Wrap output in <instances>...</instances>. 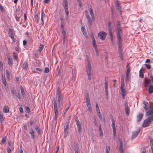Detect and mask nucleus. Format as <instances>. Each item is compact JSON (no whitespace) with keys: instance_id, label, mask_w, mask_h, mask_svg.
Returning a JSON list of instances; mask_svg holds the SVG:
<instances>
[{"instance_id":"obj_1","label":"nucleus","mask_w":153,"mask_h":153,"mask_svg":"<svg viewBox=\"0 0 153 153\" xmlns=\"http://www.w3.org/2000/svg\"><path fill=\"white\" fill-rule=\"evenodd\" d=\"M89 13L91 16L92 19L90 17V16L88 14V13L87 11H85V17L87 19L88 23L90 25H91L92 23V21H94L95 19L94 15V14L93 12L94 10L93 9L91 8H90L89 9Z\"/></svg>"},{"instance_id":"obj_2","label":"nucleus","mask_w":153,"mask_h":153,"mask_svg":"<svg viewBox=\"0 0 153 153\" xmlns=\"http://www.w3.org/2000/svg\"><path fill=\"white\" fill-rule=\"evenodd\" d=\"M85 68L88 76V79L90 80L91 79V75L92 74V71L90 62L88 60L87 64L86 65Z\"/></svg>"},{"instance_id":"obj_3","label":"nucleus","mask_w":153,"mask_h":153,"mask_svg":"<svg viewBox=\"0 0 153 153\" xmlns=\"http://www.w3.org/2000/svg\"><path fill=\"white\" fill-rule=\"evenodd\" d=\"M152 121H153V116L148 117L144 120L142 125V127H146L149 126Z\"/></svg>"},{"instance_id":"obj_4","label":"nucleus","mask_w":153,"mask_h":153,"mask_svg":"<svg viewBox=\"0 0 153 153\" xmlns=\"http://www.w3.org/2000/svg\"><path fill=\"white\" fill-rule=\"evenodd\" d=\"M56 95L59 102V106L62 104L63 96L61 93L60 89L59 87L57 91Z\"/></svg>"},{"instance_id":"obj_5","label":"nucleus","mask_w":153,"mask_h":153,"mask_svg":"<svg viewBox=\"0 0 153 153\" xmlns=\"http://www.w3.org/2000/svg\"><path fill=\"white\" fill-rule=\"evenodd\" d=\"M75 121L77 127L78 132L79 133H80L81 132V127L80 125V123L77 117L75 118Z\"/></svg>"},{"instance_id":"obj_6","label":"nucleus","mask_w":153,"mask_h":153,"mask_svg":"<svg viewBox=\"0 0 153 153\" xmlns=\"http://www.w3.org/2000/svg\"><path fill=\"white\" fill-rule=\"evenodd\" d=\"M106 33L104 31H101L99 33L98 36L100 39L102 40H104L106 37Z\"/></svg>"},{"instance_id":"obj_7","label":"nucleus","mask_w":153,"mask_h":153,"mask_svg":"<svg viewBox=\"0 0 153 153\" xmlns=\"http://www.w3.org/2000/svg\"><path fill=\"white\" fill-rule=\"evenodd\" d=\"M8 34H10V37L12 40L13 42H15L16 39L14 36V34L13 33L12 30L10 29L9 28L8 30Z\"/></svg>"},{"instance_id":"obj_8","label":"nucleus","mask_w":153,"mask_h":153,"mask_svg":"<svg viewBox=\"0 0 153 153\" xmlns=\"http://www.w3.org/2000/svg\"><path fill=\"white\" fill-rule=\"evenodd\" d=\"M69 127V125L67 124L66 126H65L64 127V137L65 138L68 134V128Z\"/></svg>"},{"instance_id":"obj_9","label":"nucleus","mask_w":153,"mask_h":153,"mask_svg":"<svg viewBox=\"0 0 153 153\" xmlns=\"http://www.w3.org/2000/svg\"><path fill=\"white\" fill-rule=\"evenodd\" d=\"M140 129H139L137 131H135L132 132L131 137L132 139H133L136 137L140 132Z\"/></svg>"},{"instance_id":"obj_10","label":"nucleus","mask_w":153,"mask_h":153,"mask_svg":"<svg viewBox=\"0 0 153 153\" xmlns=\"http://www.w3.org/2000/svg\"><path fill=\"white\" fill-rule=\"evenodd\" d=\"M63 7L65 9V12L66 14L65 17L67 19L68 17V15L69 14V12L68 11V5H63Z\"/></svg>"},{"instance_id":"obj_11","label":"nucleus","mask_w":153,"mask_h":153,"mask_svg":"<svg viewBox=\"0 0 153 153\" xmlns=\"http://www.w3.org/2000/svg\"><path fill=\"white\" fill-rule=\"evenodd\" d=\"M147 116H153V108L152 109H149L146 112Z\"/></svg>"},{"instance_id":"obj_12","label":"nucleus","mask_w":153,"mask_h":153,"mask_svg":"<svg viewBox=\"0 0 153 153\" xmlns=\"http://www.w3.org/2000/svg\"><path fill=\"white\" fill-rule=\"evenodd\" d=\"M53 107L55 111H58L57 104L55 99H53Z\"/></svg>"},{"instance_id":"obj_13","label":"nucleus","mask_w":153,"mask_h":153,"mask_svg":"<svg viewBox=\"0 0 153 153\" xmlns=\"http://www.w3.org/2000/svg\"><path fill=\"white\" fill-rule=\"evenodd\" d=\"M22 67L25 70H27L28 68V65L27 62L25 61L22 64Z\"/></svg>"},{"instance_id":"obj_14","label":"nucleus","mask_w":153,"mask_h":153,"mask_svg":"<svg viewBox=\"0 0 153 153\" xmlns=\"http://www.w3.org/2000/svg\"><path fill=\"white\" fill-rule=\"evenodd\" d=\"M123 49L122 47H119V56L121 59L123 60V58L122 55Z\"/></svg>"},{"instance_id":"obj_15","label":"nucleus","mask_w":153,"mask_h":153,"mask_svg":"<svg viewBox=\"0 0 153 153\" xmlns=\"http://www.w3.org/2000/svg\"><path fill=\"white\" fill-rule=\"evenodd\" d=\"M122 30H117V39H120L121 38V36H122Z\"/></svg>"},{"instance_id":"obj_16","label":"nucleus","mask_w":153,"mask_h":153,"mask_svg":"<svg viewBox=\"0 0 153 153\" xmlns=\"http://www.w3.org/2000/svg\"><path fill=\"white\" fill-rule=\"evenodd\" d=\"M111 24V23L110 22H108V30L109 34H112V28Z\"/></svg>"},{"instance_id":"obj_17","label":"nucleus","mask_w":153,"mask_h":153,"mask_svg":"<svg viewBox=\"0 0 153 153\" xmlns=\"http://www.w3.org/2000/svg\"><path fill=\"white\" fill-rule=\"evenodd\" d=\"M125 107L126 113L128 115L129 113L128 112V106L127 102H126L125 103Z\"/></svg>"},{"instance_id":"obj_18","label":"nucleus","mask_w":153,"mask_h":153,"mask_svg":"<svg viewBox=\"0 0 153 153\" xmlns=\"http://www.w3.org/2000/svg\"><path fill=\"white\" fill-rule=\"evenodd\" d=\"M143 114L141 113H139L137 116V121L139 122L143 118Z\"/></svg>"},{"instance_id":"obj_19","label":"nucleus","mask_w":153,"mask_h":153,"mask_svg":"<svg viewBox=\"0 0 153 153\" xmlns=\"http://www.w3.org/2000/svg\"><path fill=\"white\" fill-rule=\"evenodd\" d=\"M2 81L4 84V87H6L7 84V83L6 82L5 77L3 75L2 76Z\"/></svg>"},{"instance_id":"obj_20","label":"nucleus","mask_w":153,"mask_h":153,"mask_svg":"<svg viewBox=\"0 0 153 153\" xmlns=\"http://www.w3.org/2000/svg\"><path fill=\"white\" fill-rule=\"evenodd\" d=\"M81 30L83 34L84 35L85 37L87 38L88 36L86 34V31L85 30V27H82L81 28Z\"/></svg>"},{"instance_id":"obj_21","label":"nucleus","mask_w":153,"mask_h":153,"mask_svg":"<svg viewBox=\"0 0 153 153\" xmlns=\"http://www.w3.org/2000/svg\"><path fill=\"white\" fill-rule=\"evenodd\" d=\"M74 151L75 153H80V150L78 144H76L75 146Z\"/></svg>"},{"instance_id":"obj_22","label":"nucleus","mask_w":153,"mask_h":153,"mask_svg":"<svg viewBox=\"0 0 153 153\" xmlns=\"http://www.w3.org/2000/svg\"><path fill=\"white\" fill-rule=\"evenodd\" d=\"M123 145L124 144H120L119 147V150L118 153H124V150L123 149Z\"/></svg>"},{"instance_id":"obj_23","label":"nucleus","mask_w":153,"mask_h":153,"mask_svg":"<svg viewBox=\"0 0 153 153\" xmlns=\"http://www.w3.org/2000/svg\"><path fill=\"white\" fill-rule=\"evenodd\" d=\"M3 111L5 113H7L9 111V108L7 106H4L3 108Z\"/></svg>"},{"instance_id":"obj_24","label":"nucleus","mask_w":153,"mask_h":153,"mask_svg":"<svg viewBox=\"0 0 153 153\" xmlns=\"http://www.w3.org/2000/svg\"><path fill=\"white\" fill-rule=\"evenodd\" d=\"M149 93L150 94L153 92V86L152 85H150L148 89Z\"/></svg>"},{"instance_id":"obj_25","label":"nucleus","mask_w":153,"mask_h":153,"mask_svg":"<svg viewBox=\"0 0 153 153\" xmlns=\"http://www.w3.org/2000/svg\"><path fill=\"white\" fill-rule=\"evenodd\" d=\"M143 104L145 105V106L144 107V108L146 110H148L149 108L148 106V102L144 101L143 102Z\"/></svg>"},{"instance_id":"obj_26","label":"nucleus","mask_w":153,"mask_h":153,"mask_svg":"<svg viewBox=\"0 0 153 153\" xmlns=\"http://www.w3.org/2000/svg\"><path fill=\"white\" fill-rule=\"evenodd\" d=\"M35 129L38 134H40V129L39 128L38 126L36 125V126Z\"/></svg>"},{"instance_id":"obj_27","label":"nucleus","mask_w":153,"mask_h":153,"mask_svg":"<svg viewBox=\"0 0 153 153\" xmlns=\"http://www.w3.org/2000/svg\"><path fill=\"white\" fill-rule=\"evenodd\" d=\"M85 97L86 98V103H90V98L89 97L88 95L87 94L85 95Z\"/></svg>"},{"instance_id":"obj_28","label":"nucleus","mask_w":153,"mask_h":153,"mask_svg":"<svg viewBox=\"0 0 153 153\" xmlns=\"http://www.w3.org/2000/svg\"><path fill=\"white\" fill-rule=\"evenodd\" d=\"M86 105L88 108L89 111L91 112L92 111V108L90 103H86Z\"/></svg>"},{"instance_id":"obj_29","label":"nucleus","mask_w":153,"mask_h":153,"mask_svg":"<svg viewBox=\"0 0 153 153\" xmlns=\"http://www.w3.org/2000/svg\"><path fill=\"white\" fill-rule=\"evenodd\" d=\"M109 35L110 38H111V44L112 45H114V42L113 39V34H109Z\"/></svg>"},{"instance_id":"obj_30","label":"nucleus","mask_w":153,"mask_h":153,"mask_svg":"<svg viewBox=\"0 0 153 153\" xmlns=\"http://www.w3.org/2000/svg\"><path fill=\"white\" fill-rule=\"evenodd\" d=\"M122 93V95L123 97V98H125V96L126 95V93L124 89H120Z\"/></svg>"},{"instance_id":"obj_31","label":"nucleus","mask_w":153,"mask_h":153,"mask_svg":"<svg viewBox=\"0 0 153 153\" xmlns=\"http://www.w3.org/2000/svg\"><path fill=\"white\" fill-rule=\"evenodd\" d=\"M61 32L62 33L63 36H65L66 34V31L65 30L64 27H61Z\"/></svg>"},{"instance_id":"obj_32","label":"nucleus","mask_w":153,"mask_h":153,"mask_svg":"<svg viewBox=\"0 0 153 153\" xmlns=\"http://www.w3.org/2000/svg\"><path fill=\"white\" fill-rule=\"evenodd\" d=\"M20 88L21 91V94L22 96H24L25 94V92L24 91V89L23 88L22 86L20 87Z\"/></svg>"},{"instance_id":"obj_33","label":"nucleus","mask_w":153,"mask_h":153,"mask_svg":"<svg viewBox=\"0 0 153 153\" xmlns=\"http://www.w3.org/2000/svg\"><path fill=\"white\" fill-rule=\"evenodd\" d=\"M145 81L144 82V85L145 87H146L148 86V84L149 83L150 81L147 79H145Z\"/></svg>"},{"instance_id":"obj_34","label":"nucleus","mask_w":153,"mask_h":153,"mask_svg":"<svg viewBox=\"0 0 153 153\" xmlns=\"http://www.w3.org/2000/svg\"><path fill=\"white\" fill-rule=\"evenodd\" d=\"M117 30H121V29L120 27V24L119 21H118L117 22Z\"/></svg>"},{"instance_id":"obj_35","label":"nucleus","mask_w":153,"mask_h":153,"mask_svg":"<svg viewBox=\"0 0 153 153\" xmlns=\"http://www.w3.org/2000/svg\"><path fill=\"white\" fill-rule=\"evenodd\" d=\"M117 39L118 41V47H122V42L121 40V38Z\"/></svg>"},{"instance_id":"obj_36","label":"nucleus","mask_w":153,"mask_h":153,"mask_svg":"<svg viewBox=\"0 0 153 153\" xmlns=\"http://www.w3.org/2000/svg\"><path fill=\"white\" fill-rule=\"evenodd\" d=\"M6 74L7 77L8 79H9L10 78V73L9 71L7 70H6Z\"/></svg>"},{"instance_id":"obj_37","label":"nucleus","mask_w":153,"mask_h":153,"mask_svg":"<svg viewBox=\"0 0 153 153\" xmlns=\"http://www.w3.org/2000/svg\"><path fill=\"white\" fill-rule=\"evenodd\" d=\"M34 19L37 23L38 24L39 23V17L37 14L35 15L34 16Z\"/></svg>"},{"instance_id":"obj_38","label":"nucleus","mask_w":153,"mask_h":153,"mask_svg":"<svg viewBox=\"0 0 153 153\" xmlns=\"http://www.w3.org/2000/svg\"><path fill=\"white\" fill-rule=\"evenodd\" d=\"M130 72V68L129 67L127 69L126 72V76H128V75H129V73Z\"/></svg>"},{"instance_id":"obj_39","label":"nucleus","mask_w":153,"mask_h":153,"mask_svg":"<svg viewBox=\"0 0 153 153\" xmlns=\"http://www.w3.org/2000/svg\"><path fill=\"white\" fill-rule=\"evenodd\" d=\"M44 14L43 12L42 11V13H41V21L42 22L41 24L42 25H44V21H43V16Z\"/></svg>"},{"instance_id":"obj_40","label":"nucleus","mask_w":153,"mask_h":153,"mask_svg":"<svg viewBox=\"0 0 153 153\" xmlns=\"http://www.w3.org/2000/svg\"><path fill=\"white\" fill-rule=\"evenodd\" d=\"M30 133L31 134V136L32 138H33L34 137V132L33 131L32 129L30 131Z\"/></svg>"},{"instance_id":"obj_41","label":"nucleus","mask_w":153,"mask_h":153,"mask_svg":"<svg viewBox=\"0 0 153 153\" xmlns=\"http://www.w3.org/2000/svg\"><path fill=\"white\" fill-rule=\"evenodd\" d=\"M142 69V68L140 69L139 71V76L140 77L143 78L144 77V75L143 74Z\"/></svg>"},{"instance_id":"obj_42","label":"nucleus","mask_w":153,"mask_h":153,"mask_svg":"<svg viewBox=\"0 0 153 153\" xmlns=\"http://www.w3.org/2000/svg\"><path fill=\"white\" fill-rule=\"evenodd\" d=\"M4 120V118L3 117V115L1 114H0V121L1 123L3 122Z\"/></svg>"},{"instance_id":"obj_43","label":"nucleus","mask_w":153,"mask_h":153,"mask_svg":"<svg viewBox=\"0 0 153 153\" xmlns=\"http://www.w3.org/2000/svg\"><path fill=\"white\" fill-rule=\"evenodd\" d=\"M43 46L42 45H40L39 49H38V51L39 52H40L43 48Z\"/></svg>"},{"instance_id":"obj_44","label":"nucleus","mask_w":153,"mask_h":153,"mask_svg":"<svg viewBox=\"0 0 153 153\" xmlns=\"http://www.w3.org/2000/svg\"><path fill=\"white\" fill-rule=\"evenodd\" d=\"M58 115V111H55V116L54 117V120H57Z\"/></svg>"},{"instance_id":"obj_45","label":"nucleus","mask_w":153,"mask_h":153,"mask_svg":"<svg viewBox=\"0 0 153 153\" xmlns=\"http://www.w3.org/2000/svg\"><path fill=\"white\" fill-rule=\"evenodd\" d=\"M16 97L18 98L19 99H21V96L19 92L17 93L16 94Z\"/></svg>"},{"instance_id":"obj_46","label":"nucleus","mask_w":153,"mask_h":153,"mask_svg":"<svg viewBox=\"0 0 153 153\" xmlns=\"http://www.w3.org/2000/svg\"><path fill=\"white\" fill-rule=\"evenodd\" d=\"M6 137L5 136L3 138L2 140H1V142L2 143H4L5 141H6Z\"/></svg>"},{"instance_id":"obj_47","label":"nucleus","mask_w":153,"mask_h":153,"mask_svg":"<svg viewBox=\"0 0 153 153\" xmlns=\"http://www.w3.org/2000/svg\"><path fill=\"white\" fill-rule=\"evenodd\" d=\"M63 5H68L67 0H63Z\"/></svg>"},{"instance_id":"obj_48","label":"nucleus","mask_w":153,"mask_h":153,"mask_svg":"<svg viewBox=\"0 0 153 153\" xmlns=\"http://www.w3.org/2000/svg\"><path fill=\"white\" fill-rule=\"evenodd\" d=\"M97 114L99 117L100 119H102V116L100 113V111H98L97 112Z\"/></svg>"},{"instance_id":"obj_49","label":"nucleus","mask_w":153,"mask_h":153,"mask_svg":"<svg viewBox=\"0 0 153 153\" xmlns=\"http://www.w3.org/2000/svg\"><path fill=\"white\" fill-rule=\"evenodd\" d=\"M110 151V148L109 147L107 146L105 149V152L106 153H109V152Z\"/></svg>"},{"instance_id":"obj_50","label":"nucleus","mask_w":153,"mask_h":153,"mask_svg":"<svg viewBox=\"0 0 153 153\" xmlns=\"http://www.w3.org/2000/svg\"><path fill=\"white\" fill-rule=\"evenodd\" d=\"M116 5H117V6L118 7V9L119 10H121V7H120V5L119 3V2L118 1H117Z\"/></svg>"},{"instance_id":"obj_51","label":"nucleus","mask_w":153,"mask_h":153,"mask_svg":"<svg viewBox=\"0 0 153 153\" xmlns=\"http://www.w3.org/2000/svg\"><path fill=\"white\" fill-rule=\"evenodd\" d=\"M105 89H108V81L107 80H105Z\"/></svg>"},{"instance_id":"obj_52","label":"nucleus","mask_w":153,"mask_h":153,"mask_svg":"<svg viewBox=\"0 0 153 153\" xmlns=\"http://www.w3.org/2000/svg\"><path fill=\"white\" fill-rule=\"evenodd\" d=\"M115 124V122H112L111 126L113 129L116 128Z\"/></svg>"},{"instance_id":"obj_53","label":"nucleus","mask_w":153,"mask_h":153,"mask_svg":"<svg viewBox=\"0 0 153 153\" xmlns=\"http://www.w3.org/2000/svg\"><path fill=\"white\" fill-rule=\"evenodd\" d=\"M124 86H125V85H124V82H122V80L121 81V87L120 88V89H124Z\"/></svg>"},{"instance_id":"obj_54","label":"nucleus","mask_w":153,"mask_h":153,"mask_svg":"<svg viewBox=\"0 0 153 153\" xmlns=\"http://www.w3.org/2000/svg\"><path fill=\"white\" fill-rule=\"evenodd\" d=\"M145 66L148 69H150L151 68V66L149 64H145Z\"/></svg>"},{"instance_id":"obj_55","label":"nucleus","mask_w":153,"mask_h":153,"mask_svg":"<svg viewBox=\"0 0 153 153\" xmlns=\"http://www.w3.org/2000/svg\"><path fill=\"white\" fill-rule=\"evenodd\" d=\"M141 153H146V149L145 147H143L141 149Z\"/></svg>"},{"instance_id":"obj_56","label":"nucleus","mask_w":153,"mask_h":153,"mask_svg":"<svg viewBox=\"0 0 153 153\" xmlns=\"http://www.w3.org/2000/svg\"><path fill=\"white\" fill-rule=\"evenodd\" d=\"M13 64V62L12 59L8 61V64L10 65L11 66Z\"/></svg>"},{"instance_id":"obj_57","label":"nucleus","mask_w":153,"mask_h":153,"mask_svg":"<svg viewBox=\"0 0 153 153\" xmlns=\"http://www.w3.org/2000/svg\"><path fill=\"white\" fill-rule=\"evenodd\" d=\"M49 71V68H45V70H44V72L45 73H47Z\"/></svg>"},{"instance_id":"obj_58","label":"nucleus","mask_w":153,"mask_h":153,"mask_svg":"<svg viewBox=\"0 0 153 153\" xmlns=\"http://www.w3.org/2000/svg\"><path fill=\"white\" fill-rule=\"evenodd\" d=\"M13 57L14 59L17 60V57L16 53L14 52L13 53Z\"/></svg>"},{"instance_id":"obj_59","label":"nucleus","mask_w":153,"mask_h":153,"mask_svg":"<svg viewBox=\"0 0 153 153\" xmlns=\"http://www.w3.org/2000/svg\"><path fill=\"white\" fill-rule=\"evenodd\" d=\"M92 45L94 48V49H96V48H97V45L95 43H93Z\"/></svg>"},{"instance_id":"obj_60","label":"nucleus","mask_w":153,"mask_h":153,"mask_svg":"<svg viewBox=\"0 0 153 153\" xmlns=\"http://www.w3.org/2000/svg\"><path fill=\"white\" fill-rule=\"evenodd\" d=\"M110 118H111V122H115V121L114 120V118L113 117V116L112 115H110Z\"/></svg>"},{"instance_id":"obj_61","label":"nucleus","mask_w":153,"mask_h":153,"mask_svg":"<svg viewBox=\"0 0 153 153\" xmlns=\"http://www.w3.org/2000/svg\"><path fill=\"white\" fill-rule=\"evenodd\" d=\"M0 10L2 12H3L4 11V9L2 5L1 4H0Z\"/></svg>"},{"instance_id":"obj_62","label":"nucleus","mask_w":153,"mask_h":153,"mask_svg":"<svg viewBox=\"0 0 153 153\" xmlns=\"http://www.w3.org/2000/svg\"><path fill=\"white\" fill-rule=\"evenodd\" d=\"M64 21H61V27H64Z\"/></svg>"},{"instance_id":"obj_63","label":"nucleus","mask_w":153,"mask_h":153,"mask_svg":"<svg viewBox=\"0 0 153 153\" xmlns=\"http://www.w3.org/2000/svg\"><path fill=\"white\" fill-rule=\"evenodd\" d=\"M99 136L100 137H102L103 136V133L102 131H100Z\"/></svg>"},{"instance_id":"obj_64","label":"nucleus","mask_w":153,"mask_h":153,"mask_svg":"<svg viewBox=\"0 0 153 153\" xmlns=\"http://www.w3.org/2000/svg\"><path fill=\"white\" fill-rule=\"evenodd\" d=\"M149 139L150 143H153V139L151 137H150L149 138Z\"/></svg>"}]
</instances>
